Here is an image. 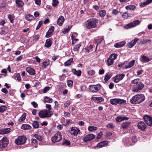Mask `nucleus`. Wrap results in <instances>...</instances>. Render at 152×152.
Here are the masks:
<instances>
[{
  "label": "nucleus",
  "mask_w": 152,
  "mask_h": 152,
  "mask_svg": "<svg viewBox=\"0 0 152 152\" xmlns=\"http://www.w3.org/2000/svg\"><path fill=\"white\" fill-rule=\"evenodd\" d=\"M140 23V22L139 20H135L126 25L125 28L126 29L132 28L138 25Z\"/></svg>",
  "instance_id": "nucleus-12"
},
{
  "label": "nucleus",
  "mask_w": 152,
  "mask_h": 152,
  "mask_svg": "<svg viewBox=\"0 0 152 152\" xmlns=\"http://www.w3.org/2000/svg\"><path fill=\"white\" fill-rule=\"evenodd\" d=\"M122 17L125 19H127L128 17V13L127 12L124 13L122 15Z\"/></svg>",
  "instance_id": "nucleus-59"
},
{
  "label": "nucleus",
  "mask_w": 152,
  "mask_h": 152,
  "mask_svg": "<svg viewBox=\"0 0 152 152\" xmlns=\"http://www.w3.org/2000/svg\"><path fill=\"white\" fill-rule=\"evenodd\" d=\"M146 124L149 126L152 125V117L148 115H145L143 117Z\"/></svg>",
  "instance_id": "nucleus-10"
},
{
  "label": "nucleus",
  "mask_w": 152,
  "mask_h": 152,
  "mask_svg": "<svg viewBox=\"0 0 152 152\" xmlns=\"http://www.w3.org/2000/svg\"><path fill=\"white\" fill-rule=\"evenodd\" d=\"M26 18L28 20H31L35 18L34 16L30 14H28L26 16Z\"/></svg>",
  "instance_id": "nucleus-33"
},
{
  "label": "nucleus",
  "mask_w": 152,
  "mask_h": 152,
  "mask_svg": "<svg viewBox=\"0 0 152 152\" xmlns=\"http://www.w3.org/2000/svg\"><path fill=\"white\" fill-rule=\"evenodd\" d=\"M77 34L76 33H75L74 34H73L72 35L71 37H72V41H73L72 42V44H74V41H77L78 40L77 39H75V36H77Z\"/></svg>",
  "instance_id": "nucleus-46"
},
{
  "label": "nucleus",
  "mask_w": 152,
  "mask_h": 152,
  "mask_svg": "<svg viewBox=\"0 0 152 152\" xmlns=\"http://www.w3.org/2000/svg\"><path fill=\"white\" fill-rule=\"evenodd\" d=\"M99 15L101 17H103L106 15V11L104 10H102L99 11Z\"/></svg>",
  "instance_id": "nucleus-47"
},
{
  "label": "nucleus",
  "mask_w": 152,
  "mask_h": 152,
  "mask_svg": "<svg viewBox=\"0 0 152 152\" xmlns=\"http://www.w3.org/2000/svg\"><path fill=\"white\" fill-rule=\"evenodd\" d=\"M98 19L95 18H91L85 22V25L86 29H90L96 27V24L98 23Z\"/></svg>",
  "instance_id": "nucleus-1"
},
{
  "label": "nucleus",
  "mask_w": 152,
  "mask_h": 152,
  "mask_svg": "<svg viewBox=\"0 0 152 152\" xmlns=\"http://www.w3.org/2000/svg\"><path fill=\"white\" fill-rule=\"evenodd\" d=\"M71 103L70 100H68L64 104V107L66 108L69 106Z\"/></svg>",
  "instance_id": "nucleus-51"
},
{
  "label": "nucleus",
  "mask_w": 152,
  "mask_h": 152,
  "mask_svg": "<svg viewBox=\"0 0 152 152\" xmlns=\"http://www.w3.org/2000/svg\"><path fill=\"white\" fill-rule=\"evenodd\" d=\"M54 26H50L48 31L46 33L45 37L46 38H49L51 37L53 34V33L54 31Z\"/></svg>",
  "instance_id": "nucleus-15"
},
{
  "label": "nucleus",
  "mask_w": 152,
  "mask_h": 152,
  "mask_svg": "<svg viewBox=\"0 0 152 152\" xmlns=\"http://www.w3.org/2000/svg\"><path fill=\"white\" fill-rule=\"evenodd\" d=\"M9 142L6 137H4L0 140V148H5L6 147L8 143Z\"/></svg>",
  "instance_id": "nucleus-9"
},
{
  "label": "nucleus",
  "mask_w": 152,
  "mask_h": 152,
  "mask_svg": "<svg viewBox=\"0 0 152 152\" xmlns=\"http://www.w3.org/2000/svg\"><path fill=\"white\" fill-rule=\"evenodd\" d=\"M64 20V19L63 16H60L57 20V24L58 25L61 26L63 24Z\"/></svg>",
  "instance_id": "nucleus-18"
},
{
  "label": "nucleus",
  "mask_w": 152,
  "mask_h": 152,
  "mask_svg": "<svg viewBox=\"0 0 152 152\" xmlns=\"http://www.w3.org/2000/svg\"><path fill=\"white\" fill-rule=\"evenodd\" d=\"M152 2V0H147L146 1L143 2V5H146Z\"/></svg>",
  "instance_id": "nucleus-56"
},
{
  "label": "nucleus",
  "mask_w": 152,
  "mask_h": 152,
  "mask_svg": "<svg viewBox=\"0 0 152 152\" xmlns=\"http://www.w3.org/2000/svg\"><path fill=\"white\" fill-rule=\"evenodd\" d=\"M112 77V75L110 73H107L105 76L104 80L107 82L108 80L110 79Z\"/></svg>",
  "instance_id": "nucleus-37"
},
{
  "label": "nucleus",
  "mask_w": 152,
  "mask_h": 152,
  "mask_svg": "<svg viewBox=\"0 0 152 152\" xmlns=\"http://www.w3.org/2000/svg\"><path fill=\"white\" fill-rule=\"evenodd\" d=\"M81 45L80 44H78L75 46L73 49V50L75 51H77L79 50L80 47Z\"/></svg>",
  "instance_id": "nucleus-49"
},
{
  "label": "nucleus",
  "mask_w": 152,
  "mask_h": 152,
  "mask_svg": "<svg viewBox=\"0 0 152 152\" xmlns=\"http://www.w3.org/2000/svg\"><path fill=\"white\" fill-rule=\"evenodd\" d=\"M73 82L71 80H69L67 81V84L68 86L71 87L72 86Z\"/></svg>",
  "instance_id": "nucleus-62"
},
{
  "label": "nucleus",
  "mask_w": 152,
  "mask_h": 152,
  "mask_svg": "<svg viewBox=\"0 0 152 152\" xmlns=\"http://www.w3.org/2000/svg\"><path fill=\"white\" fill-rule=\"evenodd\" d=\"M26 116V113H23L22 115L18 119V121L20 122L22 121H23L25 119Z\"/></svg>",
  "instance_id": "nucleus-34"
},
{
  "label": "nucleus",
  "mask_w": 152,
  "mask_h": 152,
  "mask_svg": "<svg viewBox=\"0 0 152 152\" xmlns=\"http://www.w3.org/2000/svg\"><path fill=\"white\" fill-rule=\"evenodd\" d=\"M117 56L118 55L117 54L112 53L110 55L109 57L114 61L117 58Z\"/></svg>",
  "instance_id": "nucleus-42"
},
{
  "label": "nucleus",
  "mask_w": 152,
  "mask_h": 152,
  "mask_svg": "<svg viewBox=\"0 0 152 152\" xmlns=\"http://www.w3.org/2000/svg\"><path fill=\"white\" fill-rule=\"evenodd\" d=\"M50 63L49 60H47L44 61L42 64V67L43 68L45 69L47 66H49Z\"/></svg>",
  "instance_id": "nucleus-26"
},
{
  "label": "nucleus",
  "mask_w": 152,
  "mask_h": 152,
  "mask_svg": "<svg viewBox=\"0 0 152 152\" xmlns=\"http://www.w3.org/2000/svg\"><path fill=\"white\" fill-rule=\"evenodd\" d=\"M139 79H136L131 82L132 84H134L132 88V91L137 92L142 89V84L139 82Z\"/></svg>",
  "instance_id": "nucleus-2"
},
{
  "label": "nucleus",
  "mask_w": 152,
  "mask_h": 152,
  "mask_svg": "<svg viewBox=\"0 0 152 152\" xmlns=\"http://www.w3.org/2000/svg\"><path fill=\"white\" fill-rule=\"evenodd\" d=\"M11 130L10 128L2 129L0 130V134H8L11 132Z\"/></svg>",
  "instance_id": "nucleus-20"
},
{
  "label": "nucleus",
  "mask_w": 152,
  "mask_h": 152,
  "mask_svg": "<svg viewBox=\"0 0 152 152\" xmlns=\"http://www.w3.org/2000/svg\"><path fill=\"white\" fill-rule=\"evenodd\" d=\"M92 99L96 101L97 103H99L102 102L104 100L103 98L102 97H93Z\"/></svg>",
  "instance_id": "nucleus-21"
},
{
  "label": "nucleus",
  "mask_w": 152,
  "mask_h": 152,
  "mask_svg": "<svg viewBox=\"0 0 152 152\" xmlns=\"http://www.w3.org/2000/svg\"><path fill=\"white\" fill-rule=\"evenodd\" d=\"M151 40L150 39H146L143 40V44H150L151 42Z\"/></svg>",
  "instance_id": "nucleus-57"
},
{
  "label": "nucleus",
  "mask_w": 152,
  "mask_h": 152,
  "mask_svg": "<svg viewBox=\"0 0 152 152\" xmlns=\"http://www.w3.org/2000/svg\"><path fill=\"white\" fill-rule=\"evenodd\" d=\"M135 61V60H132L130 61L127 65L125 66V68L127 69L128 68H130L133 66L134 65Z\"/></svg>",
  "instance_id": "nucleus-24"
},
{
  "label": "nucleus",
  "mask_w": 152,
  "mask_h": 152,
  "mask_svg": "<svg viewBox=\"0 0 152 152\" xmlns=\"http://www.w3.org/2000/svg\"><path fill=\"white\" fill-rule=\"evenodd\" d=\"M73 61L72 58H70L66 62L64 63V65L65 66H68L71 65V63Z\"/></svg>",
  "instance_id": "nucleus-45"
},
{
  "label": "nucleus",
  "mask_w": 152,
  "mask_h": 152,
  "mask_svg": "<svg viewBox=\"0 0 152 152\" xmlns=\"http://www.w3.org/2000/svg\"><path fill=\"white\" fill-rule=\"evenodd\" d=\"M33 41L36 42L39 39V35H37L33 36Z\"/></svg>",
  "instance_id": "nucleus-54"
},
{
  "label": "nucleus",
  "mask_w": 152,
  "mask_h": 152,
  "mask_svg": "<svg viewBox=\"0 0 152 152\" xmlns=\"http://www.w3.org/2000/svg\"><path fill=\"white\" fill-rule=\"evenodd\" d=\"M138 40L139 39L138 38H136L131 42H129L127 44L128 47L130 48H132Z\"/></svg>",
  "instance_id": "nucleus-17"
},
{
  "label": "nucleus",
  "mask_w": 152,
  "mask_h": 152,
  "mask_svg": "<svg viewBox=\"0 0 152 152\" xmlns=\"http://www.w3.org/2000/svg\"><path fill=\"white\" fill-rule=\"evenodd\" d=\"M97 129V128L96 127L93 126H90L88 127V130L90 132H92L93 131L96 130Z\"/></svg>",
  "instance_id": "nucleus-43"
},
{
  "label": "nucleus",
  "mask_w": 152,
  "mask_h": 152,
  "mask_svg": "<svg viewBox=\"0 0 152 152\" xmlns=\"http://www.w3.org/2000/svg\"><path fill=\"white\" fill-rule=\"evenodd\" d=\"M93 46L92 45H90L89 46H87L85 47V50L87 51L88 52L93 50Z\"/></svg>",
  "instance_id": "nucleus-40"
},
{
  "label": "nucleus",
  "mask_w": 152,
  "mask_h": 152,
  "mask_svg": "<svg viewBox=\"0 0 152 152\" xmlns=\"http://www.w3.org/2000/svg\"><path fill=\"white\" fill-rule=\"evenodd\" d=\"M42 23V20L40 21L38 23L37 26V27L36 28V30L38 29L41 26Z\"/></svg>",
  "instance_id": "nucleus-61"
},
{
  "label": "nucleus",
  "mask_w": 152,
  "mask_h": 152,
  "mask_svg": "<svg viewBox=\"0 0 152 152\" xmlns=\"http://www.w3.org/2000/svg\"><path fill=\"white\" fill-rule=\"evenodd\" d=\"M62 139L61 134L60 132H58L55 134L54 136L52 138V142H58Z\"/></svg>",
  "instance_id": "nucleus-8"
},
{
  "label": "nucleus",
  "mask_w": 152,
  "mask_h": 152,
  "mask_svg": "<svg viewBox=\"0 0 152 152\" xmlns=\"http://www.w3.org/2000/svg\"><path fill=\"white\" fill-rule=\"evenodd\" d=\"M14 79L16 80L19 81L21 79L20 75L19 74H15L13 76Z\"/></svg>",
  "instance_id": "nucleus-41"
},
{
  "label": "nucleus",
  "mask_w": 152,
  "mask_h": 152,
  "mask_svg": "<svg viewBox=\"0 0 152 152\" xmlns=\"http://www.w3.org/2000/svg\"><path fill=\"white\" fill-rule=\"evenodd\" d=\"M125 41H122L115 44L114 47L116 48H119L124 46L125 44Z\"/></svg>",
  "instance_id": "nucleus-23"
},
{
  "label": "nucleus",
  "mask_w": 152,
  "mask_h": 152,
  "mask_svg": "<svg viewBox=\"0 0 152 152\" xmlns=\"http://www.w3.org/2000/svg\"><path fill=\"white\" fill-rule=\"evenodd\" d=\"M53 113L51 111H48L47 110H44L41 111L38 115L40 117L42 118L50 117Z\"/></svg>",
  "instance_id": "nucleus-4"
},
{
  "label": "nucleus",
  "mask_w": 152,
  "mask_h": 152,
  "mask_svg": "<svg viewBox=\"0 0 152 152\" xmlns=\"http://www.w3.org/2000/svg\"><path fill=\"white\" fill-rule=\"evenodd\" d=\"M107 142L104 141L98 143L96 145V147L99 148H100L103 147L104 145H107Z\"/></svg>",
  "instance_id": "nucleus-22"
},
{
  "label": "nucleus",
  "mask_w": 152,
  "mask_h": 152,
  "mask_svg": "<svg viewBox=\"0 0 152 152\" xmlns=\"http://www.w3.org/2000/svg\"><path fill=\"white\" fill-rule=\"evenodd\" d=\"M151 60V58H150L148 57L143 56V62L144 63H147L150 61Z\"/></svg>",
  "instance_id": "nucleus-44"
},
{
  "label": "nucleus",
  "mask_w": 152,
  "mask_h": 152,
  "mask_svg": "<svg viewBox=\"0 0 152 152\" xmlns=\"http://www.w3.org/2000/svg\"><path fill=\"white\" fill-rule=\"evenodd\" d=\"M125 76V75L124 74L117 75L113 78L114 82L116 83H118L120 81L122 80Z\"/></svg>",
  "instance_id": "nucleus-11"
},
{
  "label": "nucleus",
  "mask_w": 152,
  "mask_h": 152,
  "mask_svg": "<svg viewBox=\"0 0 152 152\" xmlns=\"http://www.w3.org/2000/svg\"><path fill=\"white\" fill-rule=\"evenodd\" d=\"M118 13V11L115 9L113 10L112 12V14L115 15H117Z\"/></svg>",
  "instance_id": "nucleus-64"
},
{
  "label": "nucleus",
  "mask_w": 152,
  "mask_h": 152,
  "mask_svg": "<svg viewBox=\"0 0 152 152\" xmlns=\"http://www.w3.org/2000/svg\"><path fill=\"white\" fill-rule=\"evenodd\" d=\"M130 124V123L128 122L123 123L121 124V128L123 129H126L129 126Z\"/></svg>",
  "instance_id": "nucleus-29"
},
{
  "label": "nucleus",
  "mask_w": 152,
  "mask_h": 152,
  "mask_svg": "<svg viewBox=\"0 0 152 152\" xmlns=\"http://www.w3.org/2000/svg\"><path fill=\"white\" fill-rule=\"evenodd\" d=\"M8 18L9 19L11 23H13L14 19L12 15H8Z\"/></svg>",
  "instance_id": "nucleus-53"
},
{
  "label": "nucleus",
  "mask_w": 152,
  "mask_h": 152,
  "mask_svg": "<svg viewBox=\"0 0 152 152\" xmlns=\"http://www.w3.org/2000/svg\"><path fill=\"white\" fill-rule=\"evenodd\" d=\"M114 62V61L109 57L106 61L107 64L108 66H110L113 65V64Z\"/></svg>",
  "instance_id": "nucleus-36"
},
{
  "label": "nucleus",
  "mask_w": 152,
  "mask_h": 152,
  "mask_svg": "<svg viewBox=\"0 0 152 152\" xmlns=\"http://www.w3.org/2000/svg\"><path fill=\"white\" fill-rule=\"evenodd\" d=\"M72 71L73 73L74 74L78 76H80L81 75V72L80 70L77 71L75 69H72Z\"/></svg>",
  "instance_id": "nucleus-28"
},
{
  "label": "nucleus",
  "mask_w": 152,
  "mask_h": 152,
  "mask_svg": "<svg viewBox=\"0 0 152 152\" xmlns=\"http://www.w3.org/2000/svg\"><path fill=\"white\" fill-rule=\"evenodd\" d=\"M34 136L35 138L39 141H41L42 140V137L39 134L38 132H37L35 134H34Z\"/></svg>",
  "instance_id": "nucleus-32"
},
{
  "label": "nucleus",
  "mask_w": 152,
  "mask_h": 152,
  "mask_svg": "<svg viewBox=\"0 0 152 152\" xmlns=\"http://www.w3.org/2000/svg\"><path fill=\"white\" fill-rule=\"evenodd\" d=\"M110 102L112 104H120L124 103L126 104V101L123 99L115 98L111 99L110 100Z\"/></svg>",
  "instance_id": "nucleus-5"
},
{
  "label": "nucleus",
  "mask_w": 152,
  "mask_h": 152,
  "mask_svg": "<svg viewBox=\"0 0 152 152\" xmlns=\"http://www.w3.org/2000/svg\"><path fill=\"white\" fill-rule=\"evenodd\" d=\"M52 101L53 100L52 99L47 96L45 97L44 99V102L45 103L48 102L50 103H52Z\"/></svg>",
  "instance_id": "nucleus-38"
},
{
  "label": "nucleus",
  "mask_w": 152,
  "mask_h": 152,
  "mask_svg": "<svg viewBox=\"0 0 152 152\" xmlns=\"http://www.w3.org/2000/svg\"><path fill=\"white\" fill-rule=\"evenodd\" d=\"M70 142L69 141L67 140H65V141H64L63 142V145H69L70 144Z\"/></svg>",
  "instance_id": "nucleus-60"
},
{
  "label": "nucleus",
  "mask_w": 152,
  "mask_h": 152,
  "mask_svg": "<svg viewBox=\"0 0 152 152\" xmlns=\"http://www.w3.org/2000/svg\"><path fill=\"white\" fill-rule=\"evenodd\" d=\"M53 2L52 3V5L54 7H56L58 5V1L57 0H53Z\"/></svg>",
  "instance_id": "nucleus-55"
},
{
  "label": "nucleus",
  "mask_w": 152,
  "mask_h": 152,
  "mask_svg": "<svg viewBox=\"0 0 152 152\" xmlns=\"http://www.w3.org/2000/svg\"><path fill=\"white\" fill-rule=\"evenodd\" d=\"M70 119H66L65 121H61V123L63 124L64 125L66 126L69 124L71 123Z\"/></svg>",
  "instance_id": "nucleus-39"
},
{
  "label": "nucleus",
  "mask_w": 152,
  "mask_h": 152,
  "mask_svg": "<svg viewBox=\"0 0 152 152\" xmlns=\"http://www.w3.org/2000/svg\"><path fill=\"white\" fill-rule=\"evenodd\" d=\"M33 127L35 128H38L39 126V124L38 122L37 121H34L33 122Z\"/></svg>",
  "instance_id": "nucleus-50"
},
{
  "label": "nucleus",
  "mask_w": 152,
  "mask_h": 152,
  "mask_svg": "<svg viewBox=\"0 0 152 152\" xmlns=\"http://www.w3.org/2000/svg\"><path fill=\"white\" fill-rule=\"evenodd\" d=\"M71 26H66L62 30V31L64 34H66L71 29Z\"/></svg>",
  "instance_id": "nucleus-31"
},
{
  "label": "nucleus",
  "mask_w": 152,
  "mask_h": 152,
  "mask_svg": "<svg viewBox=\"0 0 152 152\" xmlns=\"http://www.w3.org/2000/svg\"><path fill=\"white\" fill-rule=\"evenodd\" d=\"M79 131V129L75 127H71L69 131L71 134L74 136H76Z\"/></svg>",
  "instance_id": "nucleus-13"
},
{
  "label": "nucleus",
  "mask_w": 152,
  "mask_h": 152,
  "mask_svg": "<svg viewBox=\"0 0 152 152\" xmlns=\"http://www.w3.org/2000/svg\"><path fill=\"white\" fill-rule=\"evenodd\" d=\"M26 71L31 75H34L35 74V70L30 67H28L26 68Z\"/></svg>",
  "instance_id": "nucleus-19"
},
{
  "label": "nucleus",
  "mask_w": 152,
  "mask_h": 152,
  "mask_svg": "<svg viewBox=\"0 0 152 152\" xmlns=\"http://www.w3.org/2000/svg\"><path fill=\"white\" fill-rule=\"evenodd\" d=\"M142 94L137 95L133 96L130 100L131 103L134 104H139L142 101Z\"/></svg>",
  "instance_id": "nucleus-3"
},
{
  "label": "nucleus",
  "mask_w": 152,
  "mask_h": 152,
  "mask_svg": "<svg viewBox=\"0 0 152 152\" xmlns=\"http://www.w3.org/2000/svg\"><path fill=\"white\" fill-rule=\"evenodd\" d=\"M52 44V41L50 39H48L46 40L45 45L47 48H49L50 47Z\"/></svg>",
  "instance_id": "nucleus-30"
},
{
  "label": "nucleus",
  "mask_w": 152,
  "mask_h": 152,
  "mask_svg": "<svg viewBox=\"0 0 152 152\" xmlns=\"http://www.w3.org/2000/svg\"><path fill=\"white\" fill-rule=\"evenodd\" d=\"M106 126L108 128L111 129H113L114 128V126L113 125V124L111 123L107 124Z\"/></svg>",
  "instance_id": "nucleus-58"
},
{
  "label": "nucleus",
  "mask_w": 152,
  "mask_h": 152,
  "mask_svg": "<svg viewBox=\"0 0 152 152\" xmlns=\"http://www.w3.org/2000/svg\"><path fill=\"white\" fill-rule=\"evenodd\" d=\"M7 109V107L4 106H3L0 107V112L1 113H3Z\"/></svg>",
  "instance_id": "nucleus-52"
},
{
  "label": "nucleus",
  "mask_w": 152,
  "mask_h": 152,
  "mask_svg": "<svg viewBox=\"0 0 152 152\" xmlns=\"http://www.w3.org/2000/svg\"><path fill=\"white\" fill-rule=\"evenodd\" d=\"M136 8V6L133 5H128L125 7L126 9L127 10H134Z\"/></svg>",
  "instance_id": "nucleus-27"
},
{
  "label": "nucleus",
  "mask_w": 152,
  "mask_h": 152,
  "mask_svg": "<svg viewBox=\"0 0 152 152\" xmlns=\"http://www.w3.org/2000/svg\"><path fill=\"white\" fill-rule=\"evenodd\" d=\"M16 3L17 6L18 7H22L24 5L23 2L21 0H16Z\"/></svg>",
  "instance_id": "nucleus-35"
},
{
  "label": "nucleus",
  "mask_w": 152,
  "mask_h": 152,
  "mask_svg": "<svg viewBox=\"0 0 152 152\" xmlns=\"http://www.w3.org/2000/svg\"><path fill=\"white\" fill-rule=\"evenodd\" d=\"M101 87V86L99 84L96 85H91L89 86V90L91 92H96L100 90Z\"/></svg>",
  "instance_id": "nucleus-7"
},
{
  "label": "nucleus",
  "mask_w": 152,
  "mask_h": 152,
  "mask_svg": "<svg viewBox=\"0 0 152 152\" xmlns=\"http://www.w3.org/2000/svg\"><path fill=\"white\" fill-rule=\"evenodd\" d=\"M27 138L24 136H19L15 140V143L18 145L24 144L26 142Z\"/></svg>",
  "instance_id": "nucleus-6"
},
{
  "label": "nucleus",
  "mask_w": 152,
  "mask_h": 152,
  "mask_svg": "<svg viewBox=\"0 0 152 152\" xmlns=\"http://www.w3.org/2000/svg\"><path fill=\"white\" fill-rule=\"evenodd\" d=\"M50 87L48 86L45 87L43 90V92L44 93H46L48 91L50 90Z\"/></svg>",
  "instance_id": "nucleus-63"
},
{
  "label": "nucleus",
  "mask_w": 152,
  "mask_h": 152,
  "mask_svg": "<svg viewBox=\"0 0 152 152\" xmlns=\"http://www.w3.org/2000/svg\"><path fill=\"white\" fill-rule=\"evenodd\" d=\"M95 137V136L93 134H91L86 135L85 138L83 139L85 142L91 141L94 139Z\"/></svg>",
  "instance_id": "nucleus-14"
},
{
  "label": "nucleus",
  "mask_w": 152,
  "mask_h": 152,
  "mask_svg": "<svg viewBox=\"0 0 152 152\" xmlns=\"http://www.w3.org/2000/svg\"><path fill=\"white\" fill-rule=\"evenodd\" d=\"M21 129L23 130H29L31 128V126L27 124H23L21 126Z\"/></svg>",
  "instance_id": "nucleus-25"
},
{
  "label": "nucleus",
  "mask_w": 152,
  "mask_h": 152,
  "mask_svg": "<svg viewBox=\"0 0 152 152\" xmlns=\"http://www.w3.org/2000/svg\"><path fill=\"white\" fill-rule=\"evenodd\" d=\"M87 73L89 75L91 76L94 75L95 74V72L93 69H90L88 70Z\"/></svg>",
  "instance_id": "nucleus-48"
},
{
  "label": "nucleus",
  "mask_w": 152,
  "mask_h": 152,
  "mask_svg": "<svg viewBox=\"0 0 152 152\" xmlns=\"http://www.w3.org/2000/svg\"><path fill=\"white\" fill-rule=\"evenodd\" d=\"M129 118L126 116H118L115 118V120L117 122H121L124 120H127Z\"/></svg>",
  "instance_id": "nucleus-16"
}]
</instances>
